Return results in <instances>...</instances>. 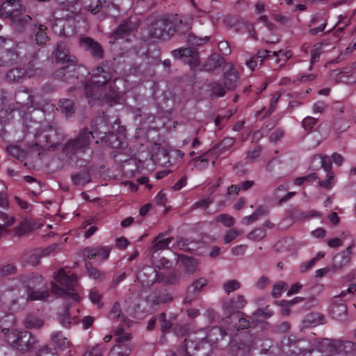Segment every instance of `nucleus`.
<instances>
[{"label":"nucleus","instance_id":"2eb2a0df","mask_svg":"<svg viewBox=\"0 0 356 356\" xmlns=\"http://www.w3.org/2000/svg\"><path fill=\"white\" fill-rule=\"evenodd\" d=\"M355 243L356 241H353L346 250L341 251L334 257L332 268L334 270H341L350 263L352 254L351 248L355 245Z\"/></svg>","mask_w":356,"mask_h":356},{"label":"nucleus","instance_id":"cd10ccee","mask_svg":"<svg viewBox=\"0 0 356 356\" xmlns=\"http://www.w3.org/2000/svg\"><path fill=\"white\" fill-rule=\"evenodd\" d=\"M200 332L202 334L203 341L206 339L210 343H216L220 338L222 339L226 334V332L219 327L212 328L207 336H204L202 332Z\"/></svg>","mask_w":356,"mask_h":356},{"label":"nucleus","instance_id":"b1692460","mask_svg":"<svg viewBox=\"0 0 356 356\" xmlns=\"http://www.w3.org/2000/svg\"><path fill=\"white\" fill-rule=\"evenodd\" d=\"M26 76V71L22 67H13L6 74V80L10 83H17L22 81Z\"/></svg>","mask_w":356,"mask_h":356},{"label":"nucleus","instance_id":"aec40b11","mask_svg":"<svg viewBox=\"0 0 356 356\" xmlns=\"http://www.w3.org/2000/svg\"><path fill=\"white\" fill-rule=\"evenodd\" d=\"M137 279L143 285L150 286L156 280V271L150 266H145L137 274Z\"/></svg>","mask_w":356,"mask_h":356},{"label":"nucleus","instance_id":"3c124183","mask_svg":"<svg viewBox=\"0 0 356 356\" xmlns=\"http://www.w3.org/2000/svg\"><path fill=\"white\" fill-rule=\"evenodd\" d=\"M266 236V232L261 228L254 229L248 235V238L253 241H260Z\"/></svg>","mask_w":356,"mask_h":356},{"label":"nucleus","instance_id":"13d9d810","mask_svg":"<svg viewBox=\"0 0 356 356\" xmlns=\"http://www.w3.org/2000/svg\"><path fill=\"white\" fill-rule=\"evenodd\" d=\"M316 122L317 118L308 116L303 119L302 122V127L306 130H310Z\"/></svg>","mask_w":356,"mask_h":356},{"label":"nucleus","instance_id":"f257e3e1","mask_svg":"<svg viewBox=\"0 0 356 356\" xmlns=\"http://www.w3.org/2000/svg\"><path fill=\"white\" fill-rule=\"evenodd\" d=\"M2 332L7 343L13 348L20 351L31 350L38 342L37 339L29 331L4 328Z\"/></svg>","mask_w":356,"mask_h":356},{"label":"nucleus","instance_id":"7ed1b4c3","mask_svg":"<svg viewBox=\"0 0 356 356\" xmlns=\"http://www.w3.org/2000/svg\"><path fill=\"white\" fill-rule=\"evenodd\" d=\"M93 138V133L87 128H83L74 138L66 142L63 152L70 157L79 152L84 153L89 149Z\"/></svg>","mask_w":356,"mask_h":356},{"label":"nucleus","instance_id":"dca6fc26","mask_svg":"<svg viewBox=\"0 0 356 356\" xmlns=\"http://www.w3.org/2000/svg\"><path fill=\"white\" fill-rule=\"evenodd\" d=\"M179 261L184 275H193L200 271V262L195 258L181 254L179 256Z\"/></svg>","mask_w":356,"mask_h":356},{"label":"nucleus","instance_id":"a18cd8bd","mask_svg":"<svg viewBox=\"0 0 356 356\" xmlns=\"http://www.w3.org/2000/svg\"><path fill=\"white\" fill-rule=\"evenodd\" d=\"M222 287L227 294L229 295L232 292L238 290L241 287V284L238 281L232 280L224 283Z\"/></svg>","mask_w":356,"mask_h":356},{"label":"nucleus","instance_id":"f8f14e48","mask_svg":"<svg viewBox=\"0 0 356 356\" xmlns=\"http://www.w3.org/2000/svg\"><path fill=\"white\" fill-rule=\"evenodd\" d=\"M111 252L108 247H87L82 251L83 257L85 259H97L99 261H104L108 259Z\"/></svg>","mask_w":356,"mask_h":356},{"label":"nucleus","instance_id":"6ab92c4d","mask_svg":"<svg viewBox=\"0 0 356 356\" xmlns=\"http://www.w3.org/2000/svg\"><path fill=\"white\" fill-rule=\"evenodd\" d=\"M81 45L90 53L92 56L97 59H101L104 56V50L97 42H95L90 38H82L80 40Z\"/></svg>","mask_w":356,"mask_h":356},{"label":"nucleus","instance_id":"bb28decb","mask_svg":"<svg viewBox=\"0 0 356 356\" xmlns=\"http://www.w3.org/2000/svg\"><path fill=\"white\" fill-rule=\"evenodd\" d=\"M225 63V59L217 54L210 56L205 63L207 71H213L220 67Z\"/></svg>","mask_w":356,"mask_h":356},{"label":"nucleus","instance_id":"864d4df0","mask_svg":"<svg viewBox=\"0 0 356 356\" xmlns=\"http://www.w3.org/2000/svg\"><path fill=\"white\" fill-rule=\"evenodd\" d=\"M161 322V327L163 332L169 331L172 325V323L166 319L165 313H161L158 316Z\"/></svg>","mask_w":356,"mask_h":356},{"label":"nucleus","instance_id":"c85d7f7f","mask_svg":"<svg viewBox=\"0 0 356 356\" xmlns=\"http://www.w3.org/2000/svg\"><path fill=\"white\" fill-rule=\"evenodd\" d=\"M49 295V291L45 290H34L31 287L27 289V300H45Z\"/></svg>","mask_w":356,"mask_h":356},{"label":"nucleus","instance_id":"49530a36","mask_svg":"<svg viewBox=\"0 0 356 356\" xmlns=\"http://www.w3.org/2000/svg\"><path fill=\"white\" fill-rule=\"evenodd\" d=\"M216 220L217 222H220L227 227H231L235 223L234 218L226 213L218 215L216 216Z\"/></svg>","mask_w":356,"mask_h":356},{"label":"nucleus","instance_id":"69168bd1","mask_svg":"<svg viewBox=\"0 0 356 356\" xmlns=\"http://www.w3.org/2000/svg\"><path fill=\"white\" fill-rule=\"evenodd\" d=\"M91 3L88 5L89 10L96 13L99 11V8L102 7V0H90Z\"/></svg>","mask_w":356,"mask_h":356},{"label":"nucleus","instance_id":"f03ea898","mask_svg":"<svg viewBox=\"0 0 356 356\" xmlns=\"http://www.w3.org/2000/svg\"><path fill=\"white\" fill-rule=\"evenodd\" d=\"M56 281L60 284L63 288L60 287L54 282L51 283V292L56 296H65V301L72 300L77 302L79 296L76 293L66 292L65 290H73L77 284V277L74 274L68 275L66 274L63 268H60L55 275Z\"/></svg>","mask_w":356,"mask_h":356},{"label":"nucleus","instance_id":"e433bc0d","mask_svg":"<svg viewBox=\"0 0 356 356\" xmlns=\"http://www.w3.org/2000/svg\"><path fill=\"white\" fill-rule=\"evenodd\" d=\"M331 312L334 318L339 319L346 315L347 312L346 305L342 302H334L332 305Z\"/></svg>","mask_w":356,"mask_h":356},{"label":"nucleus","instance_id":"37998d69","mask_svg":"<svg viewBox=\"0 0 356 356\" xmlns=\"http://www.w3.org/2000/svg\"><path fill=\"white\" fill-rule=\"evenodd\" d=\"M336 354L348 353L354 349L353 343L350 341H336Z\"/></svg>","mask_w":356,"mask_h":356},{"label":"nucleus","instance_id":"a19ab883","mask_svg":"<svg viewBox=\"0 0 356 356\" xmlns=\"http://www.w3.org/2000/svg\"><path fill=\"white\" fill-rule=\"evenodd\" d=\"M208 280L205 277H200L198 279L195 280L188 287V291H189L191 289H193V292L194 293H199L202 288L207 285Z\"/></svg>","mask_w":356,"mask_h":356},{"label":"nucleus","instance_id":"39448f33","mask_svg":"<svg viewBox=\"0 0 356 356\" xmlns=\"http://www.w3.org/2000/svg\"><path fill=\"white\" fill-rule=\"evenodd\" d=\"M170 22L165 17H159L152 22L149 26V33L152 38L166 40L172 35L175 30L171 29Z\"/></svg>","mask_w":356,"mask_h":356},{"label":"nucleus","instance_id":"6e6552de","mask_svg":"<svg viewBox=\"0 0 356 356\" xmlns=\"http://www.w3.org/2000/svg\"><path fill=\"white\" fill-rule=\"evenodd\" d=\"M172 56L181 60L184 63L190 65L191 68L197 67L200 64L199 53L196 49L191 48H179L172 51Z\"/></svg>","mask_w":356,"mask_h":356},{"label":"nucleus","instance_id":"423d86ee","mask_svg":"<svg viewBox=\"0 0 356 356\" xmlns=\"http://www.w3.org/2000/svg\"><path fill=\"white\" fill-rule=\"evenodd\" d=\"M205 345L207 343L203 342L202 334L198 332L190 335L184 340V343L179 346V353L181 356H192L195 355V351L203 349Z\"/></svg>","mask_w":356,"mask_h":356},{"label":"nucleus","instance_id":"f3484780","mask_svg":"<svg viewBox=\"0 0 356 356\" xmlns=\"http://www.w3.org/2000/svg\"><path fill=\"white\" fill-rule=\"evenodd\" d=\"M138 25L137 22L132 21L131 18L125 20L124 22L120 24L118 28L111 35V38H114L113 42L134 31L137 28Z\"/></svg>","mask_w":356,"mask_h":356},{"label":"nucleus","instance_id":"8fccbe9b","mask_svg":"<svg viewBox=\"0 0 356 356\" xmlns=\"http://www.w3.org/2000/svg\"><path fill=\"white\" fill-rule=\"evenodd\" d=\"M181 276L179 272L173 271L164 278V282L169 284H177L179 282Z\"/></svg>","mask_w":356,"mask_h":356},{"label":"nucleus","instance_id":"e2e57ef3","mask_svg":"<svg viewBox=\"0 0 356 356\" xmlns=\"http://www.w3.org/2000/svg\"><path fill=\"white\" fill-rule=\"evenodd\" d=\"M89 298L94 304H99L102 300V295L95 289L90 291Z\"/></svg>","mask_w":356,"mask_h":356},{"label":"nucleus","instance_id":"5fc2aeb1","mask_svg":"<svg viewBox=\"0 0 356 356\" xmlns=\"http://www.w3.org/2000/svg\"><path fill=\"white\" fill-rule=\"evenodd\" d=\"M318 177V175L315 172H313V173H311L308 175H306V176H304V177H298L295 179V184L296 185H298V186H300L302 185L305 181H312V180H316L317 179Z\"/></svg>","mask_w":356,"mask_h":356},{"label":"nucleus","instance_id":"4468645a","mask_svg":"<svg viewBox=\"0 0 356 356\" xmlns=\"http://www.w3.org/2000/svg\"><path fill=\"white\" fill-rule=\"evenodd\" d=\"M111 74L108 71H106L102 67H97L92 70V74L88 82L93 85L97 86V87L105 88L109 83L111 79Z\"/></svg>","mask_w":356,"mask_h":356},{"label":"nucleus","instance_id":"58836bf2","mask_svg":"<svg viewBox=\"0 0 356 356\" xmlns=\"http://www.w3.org/2000/svg\"><path fill=\"white\" fill-rule=\"evenodd\" d=\"M85 266L90 277L94 280H102L104 278V274L102 273L98 269L94 267L91 262H86Z\"/></svg>","mask_w":356,"mask_h":356},{"label":"nucleus","instance_id":"a211bd4d","mask_svg":"<svg viewBox=\"0 0 356 356\" xmlns=\"http://www.w3.org/2000/svg\"><path fill=\"white\" fill-rule=\"evenodd\" d=\"M247 304V300L243 295H238L235 299H231L229 302L223 305V309L227 314L232 315L233 314H241L237 312L238 310L243 309Z\"/></svg>","mask_w":356,"mask_h":356},{"label":"nucleus","instance_id":"4c0bfd02","mask_svg":"<svg viewBox=\"0 0 356 356\" xmlns=\"http://www.w3.org/2000/svg\"><path fill=\"white\" fill-rule=\"evenodd\" d=\"M55 56L58 62L66 63L72 61L69 57V51L62 44H58Z\"/></svg>","mask_w":356,"mask_h":356},{"label":"nucleus","instance_id":"9d476101","mask_svg":"<svg viewBox=\"0 0 356 356\" xmlns=\"http://www.w3.org/2000/svg\"><path fill=\"white\" fill-rule=\"evenodd\" d=\"M312 161L315 160H320L321 166L327 172V179L325 181H318L320 186L330 189L332 188V181L334 179V174L332 172V165L329 158L327 156H323L321 154H316L312 157Z\"/></svg>","mask_w":356,"mask_h":356},{"label":"nucleus","instance_id":"ea45409f","mask_svg":"<svg viewBox=\"0 0 356 356\" xmlns=\"http://www.w3.org/2000/svg\"><path fill=\"white\" fill-rule=\"evenodd\" d=\"M324 316L318 313H311L306 316L305 323L311 325H317L324 323Z\"/></svg>","mask_w":356,"mask_h":356},{"label":"nucleus","instance_id":"2f4dec72","mask_svg":"<svg viewBox=\"0 0 356 356\" xmlns=\"http://www.w3.org/2000/svg\"><path fill=\"white\" fill-rule=\"evenodd\" d=\"M36 134L38 136H43L46 139L47 143L52 145L55 143L53 138L56 136V130L54 128L53 125H47L42 127L41 133L38 132Z\"/></svg>","mask_w":356,"mask_h":356},{"label":"nucleus","instance_id":"6e6d98bb","mask_svg":"<svg viewBox=\"0 0 356 356\" xmlns=\"http://www.w3.org/2000/svg\"><path fill=\"white\" fill-rule=\"evenodd\" d=\"M16 271L17 268L13 264H7L0 268V275L2 276L13 275Z\"/></svg>","mask_w":356,"mask_h":356},{"label":"nucleus","instance_id":"473e14b6","mask_svg":"<svg viewBox=\"0 0 356 356\" xmlns=\"http://www.w3.org/2000/svg\"><path fill=\"white\" fill-rule=\"evenodd\" d=\"M51 340L60 348H66L69 346L70 342L61 332H55L51 335Z\"/></svg>","mask_w":356,"mask_h":356},{"label":"nucleus","instance_id":"c03bdc74","mask_svg":"<svg viewBox=\"0 0 356 356\" xmlns=\"http://www.w3.org/2000/svg\"><path fill=\"white\" fill-rule=\"evenodd\" d=\"M186 42L188 44H190L191 45L198 46V45H201V44L205 43L206 42H207L208 37L206 36L204 38H200V37H197L195 35L193 34L192 33H189L186 36Z\"/></svg>","mask_w":356,"mask_h":356},{"label":"nucleus","instance_id":"0eeeda50","mask_svg":"<svg viewBox=\"0 0 356 356\" xmlns=\"http://www.w3.org/2000/svg\"><path fill=\"white\" fill-rule=\"evenodd\" d=\"M90 82H87L85 86V93L87 98H91L92 100L111 101L115 98L117 93L112 84L108 86L111 94L106 92V88L97 87Z\"/></svg>","mask_w":356,"mask_h":356},{"label":"nucleus","instance_id":"09e8293b","mask_svg":"<svg viewBox=\"0 0 356 356\" xmlns=\"http://www.w3.org/2000/svg\"><path fill=\"white\" fill-rule=\"evenodd\" d=\"M286 289V284L284 282H277L273 287L271 294L274 298H278L281 296L283 291Z\"/></svg>","mask_w":356,"mask_h":356},{"label":"nucleus","instance_id":"c756f323","mask_svg":"<svg viewBox=\"0 0 356 356\" xmlns=\"http://www.w3.org/2000/svg\"><path fill=\"white\" fill-rule=\"evenodd\" d=\"M210 91L212 97H221L229 92L224 84L219 81L211 83Z\"/></svg>","mask_w":356,"mask_h":356},{"label":"nucleus","instance_id":"79ce46f5","mask_svg":"<svg viewBox=\"0 0 356 356\" xmlns=\"http://www.w3.org/2000/svg\"><path fill=\"white\" fill-rule=\"evenodd\" d=\"M59 105L63 113L66 115H71L74 113V105L72 100L64 99L60 100Z\"/></svg>","mask_w":356,"mask_h":356},{"label":"nucleus","instance_id":"393cba45","mask_svg":"<svg viewBox=\"0 0 356 356\" xmlns=\"http://www.w3.org/2000/svg\"><path fill=\"white\" fill-rule=\"evenodd\" d=\"M47 28L43 24L35 26L34 33L35 34V40L38 45H43L49 40V37L47 34Z\"/></svg>","mask_w":356,"mask_h":356},{"label":"nucleus","instance_id":"f704fd0d","mask_svg":"<svg viewBox=\"0 0 356 356\" xmlns=\"http://www.w3.org/2000/svg\"><path fill=\"white\" fill-rule=\"evenodd\" d=\"M37 58V56H34L33 59L28 63L27 69L25 71L26 75L29 77L41 76L43 73V70L36 66L35 60Z\"/></svg>","mask_w":356,"mask_h":356},{"label":"nucleus","instance_id":"680f3d73","mask_svg":"<svg viewBox=\"0 0 356 356\" xmlns=\"http://www.w3.org/2000/svg\"><path fill=\"white\" fill-rule=\"evenodd\" d=\"M219 51L225 56H228L231 53V48L227 41H220L218 43Z\"/></svg>","mask_w":356,"mask_h":356},{"label":"nucleus","instance_id":"de8ad7c7","mask_svg":"<svg viewBox=\"0 0 356 356\" xmlns=\"http://www.w3.org/2000/svg\"><path fill=\"white\" fill-rule=\"evenodd\" d=\"M243 232L238 230L236 229H231L228 230L224 238H223V242L225 244H227L232 241H234L238 236L242 234Z\"/></svg>","mask_w":356,"mask_h":356},{"label":"nucleus","instance_id":"603ef678","mask_svg":"<svg viewBox=\"0 0 356 356\" xmlns=\"http://www.w3.org/2000/svg\"><path fill=\"white\" fill-rule=\"evenodd\" d=\"M8 152L15 158L18 159L23 158L24 156V152L16 145H10L7 147Z\"/></svg>","mask_w":356,"mask_h":356},{"label":"nucleus","instance_id":"20e7f679","mask_svg":"<svg viewBox=\"0 0 356 356\" xmlns=\"http://www.w3.org/2000/svg\"><path fill=\"white\" fill-rule=\"evenodd\" d=\"M115 341L118 343L114 346L109 356H128L132 350V346L130 345L131 335L125 332L122 329L118 328L115 332Z\"/></svg>","mask_w":356,"mask_h":356},{"label":"nucleus","instance_id":"72a5a7b5","mask_svg":"<svg viewBox=\"0 0 356 356\" xmlns=\"http://www.w3.org/2000/svg\"><path fill=\"white\" fill-rule=\"evenodd\" d=\"M268 212L269 211L266 207L260 206L252 215L244 218L245 223L249 225L252 222L257 220L260 217L267 215Z\"/></svg>","mask_w":356,"mask_h":356},{"label":"nucleus","instance_id":"4d7b16f0","mask_svg":"<svg viewBox=\"0 0 356 356\" xmlns=\"http://www.w3.org/2000/svg\"><path fill=\"white\" fill-rule=\"evenodd\" d=\"M0 220L3 222L4 227H9L15 222V218L9 216L8 213L0 211Z\"/></svg>","mask_w":356,"mask_h":356},{"label":"nucleus","instance_id":"c9c22d12","mask_svg":"<svg viewBox=\"0 0 356 356\" xmlns=\"http://www.w3.org/2000/svg\"><path fill=\"white\" fill-rule=\"evenodd\" d=\"M321 350L327 356H332L336 354L335 340L324 339L321 344Z\"/></svg>","mask_w":356,"mask_h":356},{"label":"nucleus","instance_id":"ddd939ff","mask_svg":"<svg viewBox=\"0 0 356 356\" xmlns=\"http://www.w3.org/2000/svg\"><path fill=\"white\" fill-rule=\"evenodd\" d=\"M15 97L16 102L26 109L35 106V97L31 90L20 88L15 92Z\"/></svg>","mask_w":356,"mask_h":356},{"label":"nucleus","instance_id":"0e129e2a","mask_svg":"<svg viewBox=\"0 0 356 356\" xmlns=\"http://www.w3.org/2000/svg\"><path fill=\"white\" fill-rule=\"evenodd\" d=\"M247 249L246 245H239L232 248V253L234 256L243 255Z\"/></svg>","mask_w":356,"mask_h":356},{"label":"nucleus","instance_id":"9b49d317","mask_svg":"<svg viewBox=\"0 0 356 356\" xmlns=\"http://www.w3.org/2000/svg\"><path fill=\"white\" fill-rule=\"evenodd\" d=\"M225 72L222 74V83L228 91L234 90L237 85L239 75L232 63L226 64Z\"/></svg>","mask_w":356,"mask_h":356},{"label":"nucleus","instance_id":"5701e85b","mask_svg":"<svg viewBox=\"0 0 356 356\" xmlns=\"http://www.w3.org/2000/svg\"><path fill=\"white\" fill-rule=\"evenodd\" d=\"M74 184L76 186H84L91 181V176L89 168L83 169L71 177Z\"/></svg>","mask_w":356,"mask_h":356},{"label":"nucleus","instance_id":"338daca9","mask_svg":"<svg viewBox=\"0 0 356 356\" xmlns=\"http://www.w3.org/2000/svg\"><path fill=\"white\" fill-rule=\"evenodd\" d=\"M327 108V105L323 102H318L315 103L313 106V112L316 113H322L324 112L325 108Z\"/></svg>","mask_w":356,"mask_h":356},{"label":"nucleus","instance_id":"052dcab7","mask_svg":"<svg viewBox=\"0 0 356 356\" xmlns=\"http://www.w3.org/2000/svg\"><path fill=\"white\" fill-rule=\"evenodd\" d=\"M121 313L120 305L118 302H115L110 312V318L113 319H116L120 318Z\"/></svg>","mask_w":356,"mask_h":356},{"label":"nucleus","instance_id":"1a4fd4ad","mask_svg":"<svg viewBox=\"0 0 356 356\" xmlns=\"http://www.w3.org/2000/svg\"><path fill=\"white\" fill-rule=\"evenodd\" d=\"M235 143L234 138L227 137L225 138L220 143L216 145L212 149L205 152L201 156L195 157L192 160L196 166L199 165V163H207L208 159L205 158L207 155L210 153L215 154L219 156L225 151L228 150Z\"/></svg>","mask_w":356,"mask_h":356},{"label":"nucleus","instance_id":"412c9836","mask_svg":"<svg viewBox=\"0 0 356 356\" xmlns=\"http://www.w3.org/2000/svg\"><path fill=\"white\" fill-rule=\"evenodd\" d=\"M71 302L65 301V306L58 314V318L60 323L65 327H70L73 323V318L70 314Z\"/></svg>","mask_w":356,"mask_h":356},{"label":"nucleus","instance_id":"bf43d9fd","mask_svg":"<svg viewBox=\"0 0 356 356\" xmlns=\"http://www.w3.org/2000/svg\"><path fill=\"white\" fill-rule=\"evenodd\" d=\"M321 54L322 51L321 45L314 47V48L311 50V65L318 61ZM311 69L312 66H310V70Z\"/></svg>","mask_w":356,"mask_h":356},{"label":"nucleus","instance_id":"7c9ffc66","mask_svg":"<svg viewBox=\"0 0 356 356\" xmlns=\"http://www.w3.org/2000/svg\"><path fill=\"white\" fill-rule=\"evenodd\" d=\"M172 238L169 237L167 238H163V234H159L154 240V244L152 248L154 251H159L168 248L170 243L172 242Z\"/></svg>","mask_w":356,"mask_h":356},{"label":"nucleus","instance_id":"a878e982","mask_svg":"<svg viewBox=\"0 0 356 356\" xmlns=\"http://www.w3.org/2000/svg\"><path fill=\"white\" fill-rule=\"evenodd\" d=\"M44 325V321L33 314H29L24 320L26 329H40Z\"/></svg>","mask_w":356,"mask_h":356},{"label":"nucleus","instance_id":"774afa93","mask_svg":"<svg viewBox=\"0 0 356 356\" xmlns=\"http://www.w3.org/2000/svg\"><path fill=\"white\" fill-rule=\"evenodd\" d=\"M83 356H103V351L99 347H94L87 350Z\"/></svg>","mask_w":356,"mask_h":356},{"label":"nucleus","instance_id":"4be33fe9","mask_svg":"<svg viewBox=\"0 0 356 356\" xmlns=\"http://www.w3.org/2000/svg\"><path fill=\"white\" fill-rule=\"evenodd\" d=\"M7 13L10 14L13 22L19 26H24L31 20L29 15L23 13L21 10H8Z\"/></svg>","mask_w":356,"mask_h":356}]
</instances>
